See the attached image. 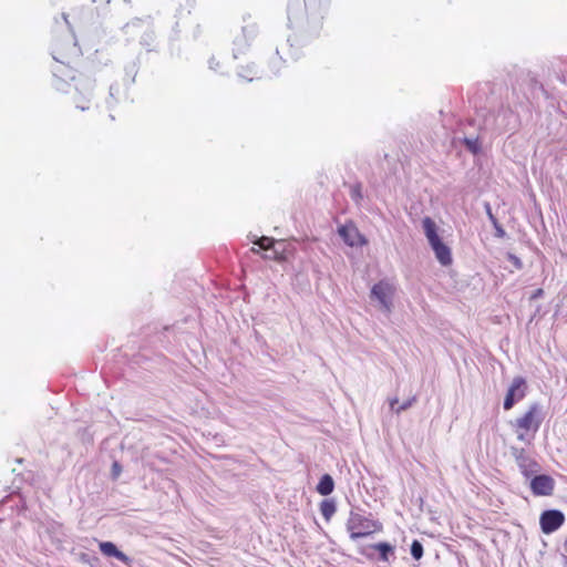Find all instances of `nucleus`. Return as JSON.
Segmentation results:
<instances>
[{"label": "nucleus", "instance_id": "31", "mask_svg": "<svg viewBox=\"0 0 567 567\" xmlns=\"http://www.w3.org/2000/svg\"><path fill=\"white\" fill-rule=\"evenodd\" d=\"M75 103H76V107H78L79 110H81V111H85V110H87V109H89V105L83 104V103H82L81 101H79V100H76V101H75Z\"/></svg>", "mask_w": 567, "mask_h": 567}, {"label": "nucleus", "instance_id": "36", "mask_svg": "<svg viewBox=\"0 0 567 567\" xmlns=\"http://www.w3.org/2000/svg\"><path fill=\"white\" fill-rule=\"evenodd\" d=\"M542 293H543V290H542V289H538V290L535 292L534 297L536 298V297L540 296Z\"/></svg>", "mask_w": 567, "mask_h": 567}, {"label": "nucleus", "instance_id": "7", "mask_svg": "<svg viewBox=\"0 0 567 567\" xmlns=\"http://www.w3.org/2000/svg\"><path fill=\"white\" fill-rule=\"evenodd\" d=\"M529 487L535 496H550L555 489V480L547 474H534L529 477Z\"/></svg>", "mask_w": 567, "mask_h": 567}, {"label": "nucleus", "instance_id": "28", "mask_svg": "<svg viewBox=\"0 0 567 567\" xmlns=\"http://www.w3.org/2000/svg\"><path fill=\"white\" fill-rule=\"evenodd\" d=\"M351 197L354 200H359L362 197L359 185L352 187V189H351Z\"/></svg>", "mask_w": 567, "mask_h": 567}, {"label": "nucleus", "instance_id": "13", "mask_svg": "<svg viewBox=\"0 0 567 567\" xmlns=\"http://www.w3.org/2000/svg\"><path fill=\"white\" fill-rule=\"evenodd\" d=\"M252 40L243 37V33L237 34L233 41V55L237 59L240 54H245L251 45Z\"/></svg>", "mask_w": 567, "mask_h": 567}, {"label": "nucleus", "instance_id": "16", "mask_svg": "<svg viewBox=\"0 0 567 567\" xmlns=\"http://www.w3.org/2000/svg\"><path fill=\"white\" fill-rule=\"evenodd\" d=\"M317 492L322 496L330 495L334 489V481L330 474H323L316 487Z\"/></svg>", "mask_w": 567, "mask_h": 567}, {"label": "nucleus", "instance_id": "12", "mask_svg": "<svg viewBox=\"0 0 567 567\" xmlns=\"http://www.w3.org/2000/svg\"><path fill=\"white\" fill-rule=\"evenodd\" d=\"M372 550L378 551V559L383 563H390L395 558L394 546L386 542H380L369 547Z\"/></svg>", "mask_w": 567, "mask_h": 567}, {"label": "nucleus", "instance_id": "4", "mask_svg": "<svg viewBox=\"0 0 567 567\" xmlns=\"http://www.w3.org/2000/svg\"><path fill=\"white\" fill-rule=\"evenodd\" d=\"M394 287L386 280H380L371 288L370 298L377 300L380 308L390 312L393 306Z\"/></svg>", "mask_w": 567, "mask_h": 567}, {"label": "nucleus", "instance_id": "14", "mask_svg": "<svg viewBox=\"0 0 567 567\" xmlns=\"http://www.w3.org/2000/svg\"><path fill=\"white\" fill-rule=\"evenodd\" d=\"M244 24L240 28L243 37L254 40L258 33V27L249 13L243 16Z\"/></svg>", "mask_w": 567, "mask_h": 567}, {"label": "nucleus", "instance_id": "35", "mask_svg": "<svg viewBox=\"0 0 567 567\" xmlns=\"http://www.w3.org/2000/svg\"><path fill=\"white\" fill-rule=\"evenodd\" d=\"M81 559H82V561L87 563L89 561V556L86 554H82Z\"/></svg>", "mask_w": 567, "mask_h": 567}, {"label": "nucleus", "instance_id": "3", "mask_svg": "<svg viewBox=\"0 0 567 567\" xmlns=\"http://www.w3.org/2000/svg\"><path fill=\"white\" fill-rule=\"evenodd\" d=\"M544 420L543 408L538 402H534L528 406V410L523 416L515 420L512 425L516 430L533 432V435L539 430ZM534 436H532L533 439Z\"/></svg>", "mask_w": 567, "mask_h": 567}, {"label": "nucleus", "instance_id": "29", "mask_svg": "<svg viewBox=\"0 0 567 567\" xmlns=\"http://www.w3.org/2000/svg\"><path fill=\"white\" fill-rule=\"evenodd\" d=\"M121 465L117 462H114L112 465L113 476L116 477L121 473Z\"/></svg>", "mask_w": 567, "mask_h": 567}, {"label": "nucleus", "instance_id": "2", "mask_svg": "<svg viewBox=\"0 0 567 567\" xmlns=\"http://www.w3.org/2000/svg\"><path fill=\"white\" fill-rule=\"evenodd\" d=\"M423 230L430 247L435 254L436 259L442 266H449L452 262L450 247L442 240L437 234V226L431 217H424L422 220Z\"/></svg>", "mask_w": 567, "mask_h": 567}, {"label": "nucleus", "instance_id": "21", "mask_svg": "<svg viewBox=\"0 0 567 567\" xmlns=\"http://www.w3.org/2000/svg\"><path fill=\"white\" fill-rule=\"evenodd\" d=\"M120 93V87L116 84H112L109 91V99L106 100V104L109 109H113L114 104L118 102L116 95Z\"/></svg>", "mask_w": 567, "mask_h": 567}, {"label": "nucleus", "instance_id": "26", "mask_svg": "<svg viewBox=\"0 0 567 567\" xmlns=\"http://www.w3.org/2000/svg\"><path fill=\"white\" fill-rule=\"evenodd\" d=\"M415 402V396L411 398V399H408L406 401H404L402 404H400L396 410H395V413L399 414L405 410H408L409 408L412 406V404Z\"/></svg>", "mask_w": 567, "mask_h": 567}, {"label": "nucleus", "instance_id": "19", "mask_svg": "<svg viewBox=\"0 0 567 567\" xmlns=\"http://www.w3.org/2000/svg\"><path fill=\"white\" fill-rule=\"evenodd\" d=\"M257 74L258 73L256 71L255 64L243 66L241 70L238 72V76L247 80L248 82H251L255 76L258 78Z\"/></svg>", "mask_w": 567, "mask_h": 567}, {"label": "nucleus", "instance_id": "17", "mask_svg": "<svg viewBox=\"0 0 567 567\" xmlns=\"http://www.w3.org/2000/svg\"><path fill=\"white\" fill-rule=\"evenodd\" d=\"M484 208H485V212H486V215H487L489 221L492 223V225L495 229V237L504 238L506 236V231L503 228V226L498 223L495 215L493 214L491 204L487 202L484 203Z\"/></svg>", "mask_w": 567, "mask_h": 567}, {"label": "nucleus", "instance_id": "9", "mask_svg": "<svg viewBox=\"0 0 567 567\" xmlns=\"http://www.w3.org/2000/svg\"><path fill=\"white\" fill-rule=\"evenodd\" d=\"M347 529L351 539H358L371 534L368 520L360 514L352 513L347 522Z\"/></svg>", "mask_w": 567, "mask_h": 567}, {"label": "nucleus", "instance_id": "33", "mask_svg": "<svg viewBox=\"0 0 567 567\" xmlns=\"http://www.w3.org/2000/svg\"><path fill=\"white\" fill-rule=\"evenodd\" d=\"M69 47H70V50H71V51H74V52H75V51L78 50V49H76V43H75L74 41H72V39H71V38H69Z\"/></svg>", "mask_w": 567, "mask_h": 567}, {"label": "nucleus", "instance_id": "8", "mask_svg": "<svg viewBox=\"0 0 567 567\" xmlns=\"http://www.w3.org/2000/svg\"><path fill=\"white\" fill-rule=\"evenodd\" d=\"M565 522L564 514L558 509L544 511L539 518L542 532L551 534L556 532Z\"/></svg>", "mask_w": 567, "mask_h": 567}, {"label": "nucleus", "instance_id": "25", "mask_svg": "<svg viewBox=\"0 0 567 567\" xmlns=\"http://www.w3.org/2000/svg\"><path fill=\"white\" fill-rule=\"evenodd\" d=\"M154 42V33L151 31V32H146L142 39H141V43L147 48V50H151V45L152 43Z\"/></svg>", "mask_w": 567, "mask_h": 567}, {"label": "nucleus", "instance_id": "23", "mask_svg": "<svg viewBox=\"0 0 567 567\" xmlns=\"http://www.w3.org/2000/svg\"><path fill=\"white\" fill-rule=\"evenodd\" d=\"M464 144L466 148L473 154H477L481 151V144L477 138L466 137L464 138Z\"/></svg>", "mask_w": 567, "mask_h": 567}, {"label": "nucleus", "instance_id": "11", "mask_svg": "<svg viewBox=\"0 0 567 567\" xmlns=\"http://www.w3.org/2000/svg\"><path fill=\"white\" fill-rule=\"evenodd\" d=\"M338 233L343 241L351 247L365 243V239L359 234L355 227L341 226Z\"/></svg>", "mask_w": 567, "mask_h": 567}, {"label": "nucleus", "instance_id": "34", "mask_svg": "<svg viewBox=\"0 0 567 567\" xmlns=\"http://www.w3.org/2000/svg\"><path fill=\"white\" fill-rule=\"evenodd\" d=\"M217 65H218V62H215V58H212V59L209 60V68H210L212 70H216V66H217Z\"/></svg>", "mask_w": 567, "mask_h": 567}, {"label": "nucleus", "instance_id": "30", "mask_svg": "<svg viewBox=\"0 0 567 567\" xmlns=\"http://www.w3.org/2000/svg\"><path fill=\"white\" fill-rule=\"evenodd\" d=\"M399 400L395 398V399H392L390 400V408L393 412H395L396 408L399 406Z\"/></svg>", "mask_w": 567, "mask_h": 567}, {"label": "nucleus", "instance_id": "27", "mask_svg": "<svg viewBox=\"0 0 567 567\" xmlns=\"http://www.w3.org/2000/svg\"><path fill=\"white\" fill-rule=\"evenodd\" d=\"M517 439L527 444H530V442H532V439L527 437V432L520 431V430H517Z\"/></svg>", "mask_w": 567, "mask_h": 567}, {"label": "nucleus", "instance_id": "32", "mask_svg": "<svg viewBox=\"0 0 567 567\" xmlns=\"http://www.w3.org/2000/svg\"><path fill=\"white\" fill-rule=\"evenodd\" d=\"M58 54H59V52L53 51V53H52L53 59H54L55 61L61 62L62 64H64V63H65V61H64L63 59H61Z\"/></svg>", "mask_w": 567, "mask_h": 567}, {"label": "nucleus", "instance_id": "6", "mask_svg": "<svg viewBox=\"0 0 567 567\" xmlns=\"http://www.w3.org/2000/svg\"><path fill=\"white\" fill-rule=\"evenodd\" d=\"M527 391L526 380L523 377H515L504 399V410H511L517 402L522 401Z\"/></svg>", "mask_w": 567, "mask_h": 567}, {"label": "nucleus", "instance_id": "20", "mask_svg": "<svg viewBox=\"0 0 567 567\" xmlns=\"http://www.w3.org/2000/svg\"><path fill=\"white\" fill-rule=\"evenodd\" d=\"M137 72L138 64L136 61H132L125 66V79H128L130 83H134Z\"/></svg>", "mask_w": 567, "mask_h": 567}, {"label": "nucleus", "instance_id": "15", "mask_svg": "<svg viewBox=\"0 0 567 567\" xmlns=\"http://www.w3.org/2000/svg\"><path fill=\"white\" fill-rule=\"evenodd\" d=\"M254 244L259 246L260 249H264V250L271 249L272 250L271 255L265 256L266 258L276 259V260L279 259V252L277 251V249L274 248V246L276 244V240L274 238L267 237V236H261V237L257 238L254 241Z\"/></svg>", "mask_w": 567, "mask_h": 567}, {"label": "nucleus", "instance_id": "22", "mask_svg": "<svg viewBox=\"0 0 567 567\" xmlns=\"http://www.w3.org/2000/svg\"><path fill=\"white\" fill-rule=\"evenodd\" d=\"M411 555L414 559L419 560L423 556V545L419 540H413L411 544Z\"/></svg>", "mask_w": 567, "mask_h": 567}, {"label": "nucleus", "instance_id": "18", "mask_svg": "<svg viewBox=\"0 0 567 567\" xmlns=\"http://www.w3.org/2000/svg\"><path fill=\"white\" fill-rule=\"evenodd\" d=\"M336 511H337V505H336L334 499L327 498L320 503V513L327 522H329L331 519V517L334 515Z\"/></svg>", "mask_w": 567, "mask_h": 567}, {"label": "nucleus", "instance_id": "1", "mask_svg": "<svg viewBox=\"0 0 567 567\" xmlns=\"http://www.w3.org/2000/svg\"><path fill=\"white\" fill-rule=\"evenodd\" d=\"M289 27L296 28L309 35L318 34L322 24V17L313 13H307V4L305 0H292L287 8Z\"/></svg>", "mask_w": 567, "mask_h": 567}, {"label": "nucleus", "instance_id": "24", "mask_svg": "<svg viewBox=\"0 0 567 567\" xmlns=\"http://www.w3.org/2000/svg\"><path fill=\"white\" fill-rule=\"evenodd\" d=\"M506 258L514 266L515 269L520 270L523 268V261L516 255L507 252Z\"/></svg>", "mask_w": 567, "mask_h": 567}, {"label": "nucleus", "instance_id": "10", "mask_svg": "<svg viewBox=\"0 0 567 567\" xmlns=\"http://www.w3.org/2000/svg\"><path fill=\"white\" fill-rule=\"evenodd\" d=\"M100 550L103 555L107 557H114L118 559L120 561L124 563L125 565L130 566L132 563V558H130L125 553L120 550L117 546L112 542H101Z\"/></svg>", "mask_w": 567, "mask_h": 567}, {"label": "nucleus", "instance_id": "5", "mask_svg": "<svg viewBox=\"0 0 567 567\" xmlns=\"http://www.w3.org/2000/svg\"><path fill=\"white\" fill-rule=\"evenodd\" d=\"M511 454L515 458V462L525 478H529L539 472V464L532 458L524 449L512 446Z\"/></svg>", "mask_w": 567, "mask_h": 567}]
</instances>
